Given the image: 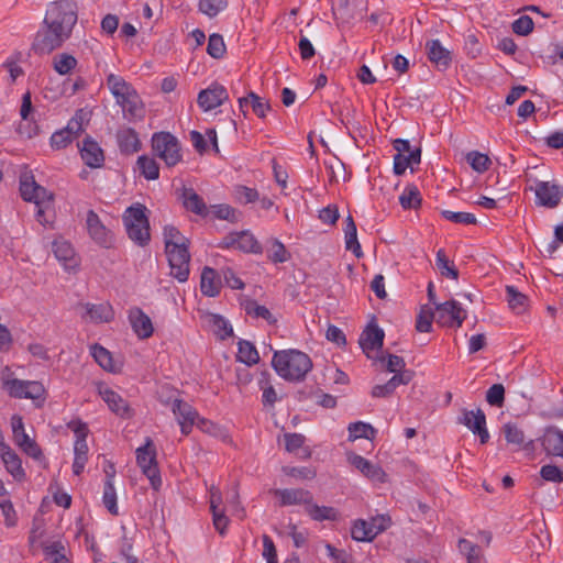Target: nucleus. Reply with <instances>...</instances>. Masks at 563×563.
<instances>
[{"label":"nucleus","instance_id":"nucleus-1","mask_svg":"<svg viewBox=\"0 0 563 563\" xmlns=\"http://www.w3.org/2000/svg\"><path fill=\"white\" fill-rule=\"evenodd\" d=\"M272 366L282 378L300 382L311 371L312 362L308 354L298 350L276 351Z\"/></svg>","mask_w":563,"mask_h":563},{"label":"nucleus","instance_id":"nucleus-2","mask_svg":"<svg viewBox=\"0 0 563 563\" xmlns=\"http://www.w3.org/2000/svg\"><path fill=\"white\" fill-rule=\"evenodd\" d=\"M146 211V207L137 202L128 207L122 216L129 239L142 247L151 241L150 221Z\"/></svg>","mask_w":563,"mask_h":563},{"label":"nucleus","instance_id":"nucleus-3","mask_svg":"<svg viewBox=\"0 0 563 563\" xmlns=\"http://www.w3.org/2000/svg\"><path fill=\"white\" fill-rule=\"evenodd\" d=\"M33 42L32 48L36 54H49L53 51L62 47V45L70 37L71 33L64 30L56 22H44Z\"/></svg>","mask_w":563,"mask_h":563},{"label":"nucleus","instance_id":"nucleus-4","mask_svg":"<svg viewBox=\"0 0 563 563\" xmlns=\"http://www.w3.org/2000/svg\"><path fill=\"white\" fill-rule=\"evenodd\" d=\"M152 148L167 167L176 166L183 158L178 139L170 132H156L152 136Z\"/></svg>","mask_w":563,"mask_h":563},{"label":"nucleus","instance_id":"nucleus-5","mask_svg":"<svg viewBox=\"0 0 563 563\" xmlns=\"http://www.w3.org/2000/svg\"><path fill=\"white\" fill-rule=\"evenodd\" d=\"M77 4L73 0H59L49 3L44 22H56L69 33L77 23Z\"/></svg>","mask_w":563,"mask_h":563},{"label":"nucleus","instance_id":"nucleus-6","mask_svg":"<svg viewBox=\"0 0 563 563\" xmlns=\"http://www.w3.org/2000/svg\"><path fill=\"white\" fill-rule=\"evenodd\" d=\"M136 462L143 474L150 479L152 487L158 490L162 478L156 461V449L153 441L147 438L143 446L136 450Z\"/></svg>","mask_w":563,"mask_h":563},{"label":"nucleus","instance_id":"nucleus-7","mask_svg":"<svg viewBox=\"0 0 563 563\" xmlns=\"http://www.w3.org/2000/svg\"><path fill=\"white\" fill-rule=\"evenodd\" d=\"M67 428L70 429L75 435L76 441L74 443V463H73V473L79 476L85 468V465L88 461V444H87V435H88V427L80 419L71 420L67 423Z\"/></svg>","mask_w":563,"mask_h":563},{"label":"nucleus","instance_id":"nucleus-8","mask_svg":"<svg viewBox=\"0 0 563 563\" xmlns=\"http://www.w3.org/2000/svg\"><path fill=\"white\" fill-rule=\"evenodd\" d=\"M172 411L175 415L184 435H188L191 432L192 426L196 423L197 419V424L201 429H205V427L209 423V421L206 419H199V415L192 408V406L181 400L180 398H175L173 400Z\"/></svg>","mask_w":563,"mask_h":563},{"label":"nucleus","instance_id":"nucleus-9","mask_svg":"<svg viewBox=\"0 0 563 563\" xmlns=\"http://www.w3.org/2000/svg\"><path fill=\"white\" fill-rule=\"evenodd\" d=\"M20 194L23 200L34 202L35 206L49 203L53 200V195L40 186L30 172H24L20 176Z\"/></svg>","mask_w":563,"mask_h":563},{"label":"nucleus","instance_id":"nucleus-10","mask_svg":"<svg viewBox=\"0 0 563 563\" xmlns=\"http://www.w3.org/2000/svg\"><path fill=\"white\" fill-rule=\"evenodd\" d=\"M11 427L15 444L32 459L36 461L43 460L44 455L41 448L26 434L21 416L14 415L11 418Z\"/></svg>","mask_w":563,"mask_h":563},{"label":"nucleus","instance_id":"nucleus-11","mask_svg":"<svg viewBox=\"0 0 563 563\" xmlns=\"http://www.w3.org/2000/svg\"><path fill=\"white\" fill-rule=\"evenodd\" d=\"M4 389L11 397L26 398L32 400L43 399L45 388L36 380L8 379L4 382Z\"/></svg>","mask_w":563,"mask_h":563},{"label":"nucleus","instance_id":"nucleus-12","mask_svg":"<svg viewBox=\"0 0 563 563\" xmlns=\"http://www.w3.org/2000/svg\"><path fill=\"white\" fill-rule=\"evenodd\" d=\"M165 253L170 267V275L179 283L187 282L190 273V253L188 246L165 250Z\"/></svg>","mask_w":563,"mask_h":563},{"label":"nucleus","instance_id":"nucleus-13","mask_svg":"<svg viewBox=\"0 0 563 563\" xmlns=\"http://www.w3.org/2000/svg\"><path fill=\"white\" fill-rule=\"evenodd\" d=\"M457 423L465 426L475 435H478L482 444L488 442L490 435L486 428V416L481 408L475 410L462 409L457 417Z\"/></svg>","mask_w":563,"mask_h":563},{"label":"nucleus","instance_id":"nucleus-14","mask_svg":"<svg viewBox=\"0 0 563 563\" xmlns=\"http://www.w3.org/2000/svg\"><path fill=\"white\" fill-rule=\"evenodd\" d=\"M221 249H235L244 253L260 254L262 246L250 231L233 232L219 243Z\"/></svg>","mask_w":563,"mask_h":563},{"label":"nucleus","instance_id":"nucleus-15","mask_svg":"<svg viewBox=\"0 0 563 563\" xmlns=\"http://www.w3.org/2000/svg\"><path fill=\"white\" fill-rule=\"evenodd\" d=\"M435 321L443 327L460 328L466 318V311L456 300L435 305Z\"/></svg>","mask_w":563,"mask_h":563},{"label":"nucleus","instance_id":"nucleus-16","mask_svg":"<svg viewBox=\"0 0 563 563\" xmlns=\"http://www.w3.org/2000/svg\"><path fill=\"white\" fill-rule=\"evenodd\" d=\"M536 194V202L545 208H555L563 197V188L554 183L536 180L534 186L530 187Z\"/></svg>","mask_w":563,"mask_h":563},{"label":"nucleus","instance_id":"nucleus-17","mask_svg":"<svg viewBox=\"0 0 563 563\" xmlns=\"http://www.w3.org/2000/svg\"><path fill=\"white\" fill-rule=\"evenodd\" d=\"M228 99L229 93L227 88L218 82H213L208 88L199 92L197 103L205 112H207L221 106Z\"/></svg>","mask_w":563,"mask_h":563},{"label":"nucleus","instance_id":"nucleus-18","mask_svg":"<svg viewBox=\"0 0 563 563\" xmlns=\"http://www.w3.org/2000/svg\"><path fill=\"white\" fill-rule=\"evenodd\" d=\"M86 225L89 236L100 246L110 247L113 242V235L109 229L101 222L99 216L93 211L87 212Z\"/></svg>","mask_w":563,"mask_h":563},{"label":"nucleus","instance_id":"nucleus-19","mask_svg":"<svg viewBox=\"0 0 563 563\" xmlns=\"http://www.w3.org/2000/svg\"><path fill=\"white\" fill-rule=\"evenodd\" d=\"M503 433L508 444L514 446V451H527L532 453L534 451V441L527 440L525 432L515 422H507L503 426Z\"/></svg>","mask_w":563,"mask_h":563},{"label":"nucleus","instance_id":"nucleus-20","mask_svg":"<svg viewBox=\"0 0 563 563\" xmlns=\"http://www.w3.org/2000/svg\"><path fill=\"white\" fill-rule=\"evenodd\" d=\"M274 495L279 498V506L305 505L307 507L313 500L311 492L303 488H277Z\"/></svg>","mask_w":563,"mask_h":563},{"label":"nucleus","instance_id":"nucleus-21","mask_svg":"<svg viewBox=\"0 0 563 563\" xmlns=\"http://www.w3.org/2000/svg\"><path fill=\"white\" fill-rule=\"evenodd\" d=\"M99 395L106 401L109 409L121 418H131L132 410L126 400H124L117 391L107 386H99Z\"/></svg>","mask_w":563,"mask_h":563},{"label":"nucleus","instance_id":"nucleus-22","mask_svg":"<svg viewBox=\"0 0 563 563\" xmlns=\"http://www.w3.org/2000/svg\"><path fill=\"white\" fill-rule=\"evenodd\" d=\"M426 49L429 60L435 65L439 70H446L452 62V55L440 42L434 38L426 43Z\"/></svg>","mask_w":563,"mask_h":563},{"label":"nucleus","instance_id":"nucleus-23","mask_svg":"<svg viewBox=\"0 0 563 563\" xmlns=\"http://www.w3.org/2000/svg\"><path fill=\"white\" fill-rule=\"evenodd\" d=\"M84 163L90 168H100L104 163V154L100 145L91 137H86L79 148Z\"/></svg>","mask_w":563,"mask_h":563},{"label":"nucleus","instance_id":"nucleus-24","mask_svg":"<svg viewBox=\"0 0 563 563\" xmlns=\"http://www.w3.org/2000/svg\"><path fill=\"white\" fill-rule=\"evenodd\" d=\"M385 333L377 324L371 323L360 336V345L364 353L369 357V352L383 346Z\"/></svg>","mask_w":563,"mask_h":563},{"label":"nucleus","instance_id":"nucleus-25","mask_svg":"<svg viewBox=\"0 0 563 563\" xmlns=\"http://www.w3.org/2000/svg\"><path fill=\"white\" fill-rule=\"evenodd\" d=\"M350 463L357 468L364 476L369 478L373 482L384 483L386 473L384 470L377 465L366 460L365 457L353 454L349 459Z\"/></svg>","mask_w":563,"mask_h":563},{"label":"nucleus","instance_id":"nucleus-26","mask_svg":"<svg viewBox=\"0 0 563 563\" xmlns=\"http://www.w3.org/2000/svg\"><path fill=\"white\" fill-rule=\"evenodd\" d=\"M129 320L134 333L140 339H148L154 332L150 317L140 308H133L129 312Z\"/></svg>","mask_w":563,"mask_h":563},{"label":"nucleus","instance_id":"nucleus-27","mask_svg":"<svg viewBox=\"0 0 563 563\" xmlns=\"http://www.w3.org/2000/svg\"><path fill=\"white\" fill-rule=\"evenodd\" d=\"M52 251L65 269L70 271L78 266V260L71 244L65 240H55L52 244Z\"/></svg>","mask_w":563,"mask_h":563},{"label":"nucleus","instance_id":"nucleus-28","mask_svg":"<svg viewBox=\"0 0 563 563\" xmlns=\"http://www.w3.org/2000/svg\"><path fill=\"white\" fill-rule=\"evenodd\" d=\"M0 456L7 471L14 477L15 481H23L25 472L22 467V462L19 455L8 445L2 444Z\"/></svg>","mask_w":563,"mask_h":563},{"label":"nucleus","instance_id":"nucleus-29","mask_svg":"<svg viewBox=\"0 0 563 563\" xmlns=\"http://www.w3.org/2000/svg\"><path fill=\"white\" fill-rule=\"evenodd\" d=\"M117 103L122 108L123 117L128 121L141 120L144 117V107L136 91Z\"/></svg>","mask_w":563,"mask_h":563},{"label":"nucleus","instance_id":"nucleus-30","mask_svg":"<svg viewBox=\"0 0 563 563\" xmlns=\"http://www.w3.org/2000/svg\"><path fill=\"white\" fill-rule=\"evenodd\" d=\"M542 448L548 454L563 457V431L548 428L541 440Z\"/></svg>","mask_w":563,"mask_h":563},{"label":"nucleus","instance_id":"nucleus-31","mask_svg":"<svg viewBox=\"0 0 563 563\" xmlns=\"http://www.w3.org/2000/svg\"><path fill=\"white\" fill-rule=\"evenodd\" d=\"M117 142L121 153L133 154L141 150V141L132 128H122L117 132Z\"/></svg>","mask_w":563,"mask_h":563},{"label":"nucleus","instance_id":"nucleus-32","mask_svg":"<svg viewBox=\"0 0 563 563\" xmlns=\"http://www.w3.org/2000/svg\"><path fill=\"white\" fill-rule=\"evenodd\" d=\"M181 199L184 207L200 217H207L209 213V210L207 208V205L205 203L203 199L192 189V188H183L181 191Z\"/></svg>","mask_w":563,"mask_h":563},{"label":"nucleus","instance_id":"nucleus-33","mask_svg":"<svg viewBox=\"0 0 563 563\" xmlns=\"http://www.w3.org/2000/svg\"><path fill=\"white\" fill-rule=\"evenodd\" d=\"M200 289L208 297H217L220 294L221 282L216 269L209 266L202 269Z\"/></svg>","mask_w":563,"mask_h":563},{"label":"nucleus","instance_id":"nucleus-34","mask_svg":"<svg viewBox=\"0 0 563 563\" xmlns=\"http://www.w3.org/2000/svg\"><path fill=\"white\" fill-rule=\"evenodd\" d=\"M344 223L345 249L360 258L363 256V252L357 240V229L352 216H347Z\"/></svg>","mask_w":563,"mask_h":563},{"label":"nucleus","instance_id":"nucleus-35","mask_svg":"<svg viewBox=\"0 0 563 563\" xmlns=\"http://www.w3.org/2000/svg\"><path fill=\"white\" fill-rule=\"evenodd\" d=\"M307 515L314 521H336L340 518L339 511L334 507L319 506L313 500L306 507Z\"/></svg>","mask_w":563,"mask_h":563},{"label":"nucleus","instance_id":"nucleus-36","mask_svg":"<svg viewBox=\"0 0 563 563\" xmlns=\"http://www.w3.org/2000/svg\"><path fill=\"white\" fill-rule=\"evenodd\" d=\"M407 153L408 155L396 154L394 156V173L398 176L402 175L408 167H412V165H418L420 163L421 150L419 147L410 150Z\"/></svg>","mask_w":563,"mask_h":563},{"label":"nucleus","instance_id":"nucleus-37","mask_svg":"<svg viewBox=\"0 0 563 563\" xmlns=\"http://www.w3.org/2000/svg\"><path fill=\"white\" fill-rule=\"evenodd\" d=\"M107 86L114 96L117 102L135 91V89L126 82L123 77L114 74H110L108 76Z\"/></svg>","mask_w":563,"mask_h":563},{"label":"nucleus","instance_id":"nucleus-38","mask_svg":"<svg viewBox=\"0 0 563 563\" xmlns=\"http://www.w3.org/2000/svg\"><path fill=\"white\" fill-rule=\"evenodd\" d=\"M236 358L247 366H253L260 362V354L252 342L247 340H240L238 342Z\"/></svg>","mask_w":563,"mask_h":563},{"label":"nucleus","instance_id":"nucleus-39","mask_svg":"<svg viewBox=\"0 0 563 563\" xmlns=\"http://www.w3.org/2000/svg\"><path fill=\"white\" fill-rule=\"evenodd\" d=\"M505 291L509 308L516 313L525 312L528 307V297L511 285H507Z\"/></svg>","mask_w":563,"mask_h":563},{"label":"nucleus","instance_id":"nucleus-40","mask_svg":"<svg viewBox=\"0 0 563 563\" xmlns=\"http://www.w3.org/2000/svg\"><path fill=\"white\" fill-rule=\"evenodd\" d=\"M459 550L465 555L467 563H486L481 547L467 539L459 540Z\"/></svg>","mask_w":563,"mask_h":563},{"label":"nucleus","instance_id":"nucleus-41","mask_svg":"<svg viewBox=\"0 0 563 563\" xmlns=\"http://www.w3.org/2000/svg\"><path fill=\"white\" fill-rule=\"evenodd\" d=\"M86 312L90 320L95 322H109L113 319V310L109 303H87Z\"/></svg>","mask_w":563,"mask_h":563},{"label":"nucleus","instance_id":"nucleus-42","mask_svg":"<svg viewBox=\"0 0 563 563\" xmlns=\"http://www.w3.org/2000/svg\"><path fill=\"white\" fill-rule=\"evenodd\" d=\"M271 374L267 371H262L258 377V387L263 391L262 401L264 406H274L277 401V394L274 387L269 384Z\"/></svg>","mask_w":563,"mask_h":563},{"label":"nucleus","instance_id":"nucleus-43","mask_svg":"<svg viewBox=\"0 0 563 563\" xmlns=\"http://www.w3.org/2000/svg\"><path fill=\"white\" fill-rule=\"evenodd\" d=\"M164 242H165V250L189 246L188 239L186 236H184L178 231V229L173 225H166L164 228Z\"/></svg>","mask_w":563,"mask_h":563},{"label":"nucleus","instance_id":"nucleus-44","mask_svg":"<svg viewBox=\"0 0 563 563\" xmlns=\"http://www.w3.org/2000/svg\"><path fill=\"white\" fill-rule=\"evenodd\" d=\"M91 355L95 361L106 371L115 372V364L113 362L111 353L102 345L96 343L90 347Z\"/></svg>","mask_w":563,"mask_h":563},{"label":"nucleus","instance_id":"nucleus-45","mask_svg":"<svg viewBox=\"0 0 563 563\" xmlns=\"http://www.w3.org/2000/svg\"><path fill=\"white\" fill-rule=\"evenodd\" d=\"M136 164L141 175L147 180H155L159 177V166L154 158L141 155Z\"/></svg>","mask_w":563,"mask_h":563},{"label":"nucleus","instance_id":"nucleus-46","mask_svg":"<svg viewBox=\"0 0 563 563\" xmlns=\"http://www.w3.org/2000/svg\"><path fill=\"white\" fill-rule=\"evenodd\" d=\"M347 430L350 441L361 438L373 440L376 434V430L371 424L362 421L350 423Z\"/></svg>","mask_w":563,"mask_h":563},{"label":"nucleus","instance_id":"nucleus-47","mask_svg":"<svg viewBox=\"0 0 563 563\" xmlns=\"http://www.w3.org/2000/svg\"><path fill=\"white\" fill-rule=\"evenodd\" d=\"M77 66V59L67 53L57 54L53 58V68L59 75H68Z\"/></svg>","mask_w":563,"mask_h":563},{"label":"nucleus","instance_id":"nucleus-48","mask_svg":"<svg viewBox=\"0 0 563 563\" xmlns=\"http://www.w3.org/2000/svg\"><path fill=\"white\" fill-rule=\"evenodd\" d=\"M351 534L355 541L361 542H371L375 538V534L373 530H371L368 521L364 519H357L353 522Z\"/></svg>","mask_w":563,"mask_h":563},{"label":"nucleus","instance_id":"nucleus-49","mask_svg":"<svg viewBox=\"0 0 563 563\" xmlns=\"http://www.w3.org/2000/svg\"><path fill=\"white\" fill-rule=\"evenodd\" d=\"M399 202L404 209H415L421 203V195L416 185L406 186L399 197Z\"/></svg>","mask_w":563,"mask_h":563},{"label":"nucleus","instance_id":"nucleus-50","mask_svg":"<svg viewBox=\"0 0 563 563\" xmlns=\"http://www.w3.org/2000/svg\"><path fill=\"white\" fill-rule=\"evenodd\" d=\"M211 210L214 218L219 220L236 223L241 219V212L227 203L211 206Z\"/></svg>","mask_w":563,"mask_h":563},{"label":"nucleus","instance_id":"nucleus-51","mask_svg":"<svg viewBox=\"0 0 563 563\" xmlns=\"http://www.w3.org/2000/svg\"><path fill=\"white\" fill-rule=\"evenodd\" d=\"M244 309L249 316L266 320L269 324L276 322V319L272 314V312L265 306L258 305L257 301L255 300H247L244 306Z\"/></svg>","mask_w":563,"mask_h":563},{"label":"nucleus","instance_id":"nucleus-52","mask_svg":"<svg viewBox=\"0 0 563 563\" xmlns=\"http://www.w3.org/2000/svg\"><path fill=\"white\" fill-rule=\"evenodd\" d=\"M466 162L471 165V167L482 174L489 169L492 165L490 158L481 152L472 151L466 154Z\"/></svg>","mask_w":563,"mask_h":563},{"label":"nucleus","instance_id":"nucleus-53","mask_svg":"<svg viewBox=\"0 0 563 563\" xmlns=\"http://www.w3.org/2000/svg\"><path fill=\"white\" fill-rule=\"evenodd\" d=\"M228 7V0H199L198 9L209 18L217 16Z\"/></svg>","mask_w":563,"mask_h":563},{"label":"nucleus","instance_id":"nucleus-54","mask_svg":"<svg viewBox=\"0 0 563 563\" xmlns=\"http://www.w3.org/2000/svg\"><path fill=\"white\" fill-rule=\"evenodd\" d=\"M435 263L442 276L452 279H457L459 271L456 269L454 264L449 261L443 250H439L437 252Z\"/></svg>","mask_w":563,"mask_h":563},{"label":"nucleus","instance_id":"nucleus-55","mask_svg":"<svg viewBox=\"0 0 563 563\" xmlns=\"http://www.w3.org/2000/svg\"><path fill=\"white\" fill-rule=\"evenodd\" d=\"M210 323L213 328L214 333L221 339L224 340L233 335V329L229 321L220 314H211Z\"/></svg>","mask_w":563,"mask_h":563},{"label":"nucleus","instance_id":"nucleus-56","mask_svg":"<svg viewBox=\"0 0 563 563\" xmlns=\"http://www.w3.org/2000/svg\"><path fill=\"white\" fill-rule=\"evenodd\" d=\"M437 312L430 307L423 306L416 320V329L419 332H430L432 329V321L435 320Z\"/></svg>","mask_w":563,"mask_h":563},{"label":"nucleus","instance_id":"nucleus-57","mask_svg":"<svg viewBox=\"0 0 563 563\" xmlns=\"http://www.w3.org/2000/svg\"><path fill=\"white\" fill-rule=\"evenodd\" d=\"M102 501L111 515H118L117 493L113 483L104 481Z\"/></svg>","mask_w":563,"mask_h":563},{"label":"nucleus","instance_id":"nucleus-58","mask_svg":"<svg viewBox=\"0 0 563 563\" xmlns=\"http://www.w3.org/2000/svg\"><path fill=\"white\" fill-rule=\"evenodd\" d=\"M207 52L213 58L218 59L223 57L225 53V44L222 35L213 33L209 36Z\"/></svg>","mask_w":563,"mask_h":563},{"label":"nucleus","instance_id":"nucleus-59","mask_svg":"<svg viewBox=\"0 0 563 563\" xmlns=\"http://www.w3.org/2000/svg\"><path fill=\"white\" fill-rule=\"evenodd\" d=\"M442 217L454 223H463V224H475L476 217L470 212H455L451 210H443L441 212Z\"/></svg>","mask_w":563,"mask_h":563},{"label":"nucleus","instance_id":"nucleus-60","mask_svg":"<svg viewBox=\"0 0 563 563\" xmlns=\"http://www.w3.org/2000/svg\"><path fill=\"white\" fill-rule=\"evenodd\" d=\"M486 401L490 406L501 407L505 401V388L501 384H494L486 393Z\"/></svg>","mask_w":563,"mask_h":563},{"label":"nucleus","instance_id":"nucleus-61","mask_svg":"<svg viewBox=\"0 0 563 563\" xmlns=\"http://www.w3.org/2000/svg\"><path fill=\"white\" fill-rule=\"evenodd\" d=\"M234 197L239 202L246 205L256 201L258 199V192L254 188L236 186Z\"/></svg>","mask_w":563,"mask_h":563},{"label":"nucleus","instance_id":"nucleus-62","mask_svg":"<svg viewBox=\"0 0 563 563\" xmlns=\"http://www.w3.org/2000/svg\"><path fill=\"white\" fill-rule=\"evenodd\" d=\"M249 97L251 98V108L253 112L261 119L265 118L266 112L271 110V104L268 101H265L258 95L253 91L249 92Z\"/></svg>","mask_w":563,"mask_h":563},{"label":"nucleus","instance_id":"nucleus-63","mask_svg":"<svg viewBox=\"0 0 563 563\" xmlns=\"http://www.w3.org/2000/svg\"><path fill=\"white\" fill-rule=\"evenodd\" d=\"M367 521L375 537L384 532L391 526V519L388 515H376L371 517V519Z\"/></svg>","mask_w":563,"mask_h":563},{"label":"nucleus","instance_id":"nucleus-64","mask_svg":"<svg viewBox=\"0 0 563 563\" xmlns=\"http://www.w3.org/2000/svg\"><path fill=\"white\" fill-rule=\"evenodd\" d=\"M540 476L547 482L563 483V471L556 465H543L540 470Z\"/></svg>","mask_w":563,"mask_h":563}]
</instances>
